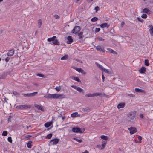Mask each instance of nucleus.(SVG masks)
<instances>
[{"mask_svg":"<svg viewBox=\"0 0 153 153\" xmlns=\"http://www.w3.org/2000/svg\"><path fill=\"white\" fill-rule=\"evenodd\" d=\"M65 97V96L63 94H48V98L53 99H62Z\"/></svg>","mask_w":153,"mask_h":153,"instance_id":"nucleus-1","label":"nucleus"},{"mask_svg":"<svg viewBox=\"0 0 153 153\" xmlns=\"http://www.w3.org/2000/svg\"><path fill=\"white\" fill-rule=\"evenodd\" d=\"M135 112L133 111L129 112L127 115V120L130 121H132L135 119Z\"/></svg>","mask_w":153,"mask_h":153,"instance_id":"nucleus-2","label":"nucleus"},{"mask_svg":"<svg viewBox=\"0 0 153 153\" xmlns=\"http://www.w3.org/2000/svg\"><path fill=\"white\" fill-rule=\"evenodd\" d=\"M56 36H54L52 37L48 38V41H51V42H50V43L51 44H54V45H59V43L58 41L56 39Z\"/></svg>","mask_w":153,"mask_h":153,"instance_id":"nucleus-3","label":"nucleus"},{"mask_svg":"<svg viewBox=\"0 0 153 153\" xmlns=\"http://www.w3.org/2000/svg\"><path fill=\"white\" fill-rule=\"evenodd\" d=\"M72 131L74 132L79 133H80L83 132L85 129H81L80 128L77 127H74L72 128Z\"/></svg>","mask_w":153,"mask_h":153,"instance_id":"nucleus-4","label":"nucleus"},{"mask_svg":"<svg viewBox=\"0 0 153 153\" xmlns=\"http://www.w3.org/2000/svg\"><path fill=\"white\" fill-rule=\"evenodd\" d=\"M31 108L30 105H21L17 106L16 107V108L18 109H28L30 108Z\"/></svg>","mask_w":153,"mask_h":153,"instance_id":"nucleus-5","label":"nucleus"},{"mask_svg":"<svg viewBox=\"0 0 153 153\" xmlns=\"http://www.w3.org/2000/svg\"><path fill=\"white\" fill-rule=\"evenodd\" d=\"M38 92H34L31 93L24 94H22V95L25 97H31L36 95Z\"/></svg>","mask_w":153,"mask_h":153,"instance_id":"nucleus-6","label":"nucleus"},{"mask_svg":"<svg viewBox=\"0 0 153 153\" xmlns=\"http://www.w3.org/2000/svg\"><path fill=\"white\" fill-rule=\"evenodd\" d=\"M71 87L76 89L79 92L82 93H84V92L83 89L77 86L76 85H72L71 86Z\"/></svg>","mask_w":153,"mask_h":153,"instance_id":"nucleus-7","label":"nucleus"},{"mask_svg":"<svg viewBox=\"0 0 153 153\" xmlns=\"http://www.w3.org/2000/svg\"><path fill=\"white\" fill-rule=\"evenodd\" d=\"M128 130L130 131V134L132 135L137 131V129L134 127H131L128 128Z\"/></svg>","mask_w":153,"mask_h":153,"instance_id":"nucleus-8","label":"nucleus"},{"mask_svg":"<svg viewBox=\"0 0 153 153\" xmlns=\"http://www.w3.org/2000/svg\"><path fill=\"white\" fill-rule=\"evenodd\" d=\"M80 30V27L78 26H75L72 30L71 32L72 33L76 34Z\"/></svg>","mask_w":153,"mask_h":153,"instance_id":"nucleus-9","label":"nucleus"},{"mask_svg":"<svg viewBox=\"0 0 153 153\" xmlns=\"http://www.w3.org/2000/svg\"><path fill=\"white\" fill-rule=\"evenodd\" d=\"M59 139L55 138L51 140L49 142V145H55L57 144L59 142Z\"/></svg>","mask_w":153,"mask_h":153,"instance_id":"nucleus-10","label":"nucleus"},{"mask_svg":"<svg viewBox=\"0 0 153 153\" xmlns=\"http://www.w3.org/2000/svg\"><path fill=\"white\" fill-rule=\"evenodd\" d=\"M148 27L149 28V31L151 36H153V26L151 25H149Z\"/></svg>","mask_w":153,"mask_h":153,"instance_id":"nucleus-11","label":"nucleus"},{"mask_svg":"<svg viewBox=\"0 0 153 153\" xmlns=\"http://www.w3.org/2000/svg\"><path fill=\"white\" fill-rule=\"evenodd\" d=\"M34 106L35 108H36L38 110H41L42 111H44V110L42 107L38 104H34Z\"/></svg>","mask_w":153,"mask_h":153,"instance_id":"nucleus-12","label":"nucleus"},{"mask_svg":"<svg viewBox=\"0 0 153 153\" xmlns=\"http://www.w3.org/2000/svg\"><path fill=\"white\" fill-rule=\"evenodd\" d=\"M4 108H10L11 107V104L10 103H8L7 102L5 101L4 103Z\"/></svg>","mask_w":153,"mask_h":153,"instance_id":"nucleus-13","label":"nucleus"},{"mask_svg":"<svg viewBox=\"0 0 153 153\" xmlns=\"http://www.w3.org/2000/svg\"><path fill=\"white\" fill-rule=\"evenodd\" d=\"M68 41L67 43L68 44H70L73 41V39L71 36H68L67 37Z\"/></svg>","mask_w":153,"mask_h":153,"instance_id":"nucleus-14","label":"nucleus"},{"mask_svg":"<svg viewBox=\"0 0 153 153\" xmlns=\"http://www.w3.org/2000/svg\"><path fill=\"white\" fill-rule=\"evenodd\" d=\"M96 49L97 51H101L102 52H104V50L103 47L100 45H98L96 47Z\"/></svg>","mask_w":153,"mask_h":153,"instance_id":"nucleus-15","label":"nucleus"},{"mask_svg":"<svg viewBox=\"0 0 153 153\" xmlns=\"http://www.w3.org/2000/svg\"><path fill=\"white\" fill-rule=\"evenodd\" d=\"M109 26V25H108L106 23H103L100 25V27L101 28H104L105 27L108 28Z\"/></svg>","mask_w":153,"mask_h":153,"instance_id":"nucleus-16","label":"nucleus"},{"mask_svg":"<svg viewBox=\"0 0 153 153\" xmlns=\"http://www.w3.org/2000/svg\"><path fill=\"white\" fill-rule=\"evenodd\" d=\"M34 150L35 151V152L36 153H39V151H38V150L40 151L41 150V148L39 146L35 147L34 148Z\"/></svg>","mask_w":153,"mask_h":153,"instance_id":"nucleus-17","label":"nucleus"},{"mask_svg":"<svg viewBox=\"0 0 153 153\" xmlns=\"http://www.w3.org/2000/svg\"><path fill=\"white\" fill-rule=\"evenodd\" d=\"M125 103H120L118 104L117 107L118 108H123L125 106Z\"/></svg>","mask_w":153,"mask_h":153,"instance_id":"nucleus-18","label":"nucleus"},{"mask_svg":"<svg viewBox=\"0 0 153 153\" xmlns=\"http://www.w3.org/2000/svg\"><path fill=\"white\" fill-rule=\"evenodd\" d=\"M146 71V68L144 67H142L139 70L140 73L143 74L145 73Z\"/></svg>","mask_w":153,"mask_h":153,"instance_id":"nucleus-19","label":"nucleus"},{"mask_svg":"<svg viewBox=\"0 0 153 153\" xmlns=\"http://www.w3.org/2000/svg\"><path fill=\"white\" fill-rule=\"evenodd\" d=\"M53 120H54L52 119L51 121L48 122V130L51 129L53 127Z\"/></svg>","mask_w":153,"mask_h":153,"instance_id":"nucleus-20","label":"nucleus"},{"mask_svg":"<svg viewBox=\"0 0 153 153\" xmlns=\"http://www.w3.org/2000/svg\"><path fill=\"white\" fill-rule=\"evenodd\" d=\"M14 54V50L13 49L9 51V52L7 53V55L8 56H12Z\"/></svg>","mask_w":153,"mask_h":153,"instance_id":"nucleus-21","label":"nucleus"},{"mask_svg":"<svg viewBox=\"0 0 153 153\" xmlns=\"http://www.w3.org/2000/svg\"><path fill=\"white\" fill-rule=\"evenodd\" d=\"M107 50L109 51L110 52L114 54H117V53L116 51H114L113 50L110 48H107Z\"/></svg>","mask_w":153,"mask_h":153,"instance_id":"nucleus-22","label":"nucleus"},{"mask_svg":"<svg viewBox=\"0 0 153 153\" xmlns=\"http://www.w3.org/2000/svg\"><path fill=\"white\" fill-rule=\"evenodd\" d=\"M82 110L84 112H89L91 111L90 108L89 107L83 108Z\"/></svg>","mask_w":153,"mask_h":153,"instance_id":"nucleus-23","label":"nucleus"},{"mask_svg":"<svg viewBox=\"0 0 153 153\" xmlns=\"http://www.w3.org/2000/svg\"><path fill=\"white\" fill-rule=\"evenodd\" d=\"M95 64L96 66L101 70L103 69V67L102 65L99 64L97 62H95Z\"/></svg>","mask_w":153,"mask_h":153,"instance_id":"nucleus-24","label":"nucleus"},{"mask_svg":"<svg viewBox=\"0 0 153 153\" xmlns=\"http://www.w3.org/2000/svg\"><path fill=\"white\" fill-rule=\"evenodd\" d=\"M107 143L106 141H103L101 144L102 148L101 149H103L104 148L105 146Z\"/></svg>","mask_w":153,"mask_h":153,"instance_id":"nucleus-25","label":"nucleus"},{"mask_svg":"<svg viewBox=\"0 0 153 153\" xmlns=\"http://www.w3.org/2000/svg\"><path fill=\"white\" fill-rule=\"evenodd\" d=\"M71 116L72 117H79L77 112H75L72 114H71Z\"/></svg>","mask_w":153,"mask_h":153,"instance_id":"nucleus-26","label":"nucleus"},{"mask_svg":"<svg viewBox=\"0 0 153 153\" xmlns=\"http://www.w3.org/2000/svg\"><path fill=\"white\" fill-rule=\"evenodd\" d=\"M135 91L136 92H142V93H144V91H145L144 90H142L141 89H140L138 88H135Z\"/></svg>","mask_w":153,"mask_h":153,"instance_id":"nucleus-27","label":"nucleus"},{"mask_svg":"<svg viewBox=\"0 0 153 153\" xmlns=\"http://www.w3.org/2000/svg\"><path fill=\"white\" fill-rule=\"evenodd\" d=\"M100 137L102 139L105 140V141H106L109 139V137H108L103 135H101L100 136Z\"/></svg>","mask_w":153,"mask_h":153,"instance_id":"nucleus-28","label":"nucleus"},{"mask_svg":"<svg viewBox=\"0 0 153 153\" xmlns=\"http://www.w3.org/2000/svg\"><path fill=\"white\" fill-rule=\"evenodd\" d=\"M68 55H65L64 56L61 57V60H62L67 59H68Z\"/></svg>","mask_w":153,"mask_h":153,"instance_id":"nucleus-29","label":"nucleus"},{"mask_svg":"<svg viewBox=\"0 0 153 153\" xmlns=\"http://www.w3.org/2000/svg\"><path fill=\"white\" fill-rule=\"evenodd\" d=\"M102 95V94L100 93H96L93 94V97H97V96H100Z\"/></svg>","mask_w":153,"mask_h":153,"instance_id":"nucleus-30","label":"nucleus"},{"mask_svg":"<svg viewBox=\"0 0 153 153\" xmlns=\"http://www.w3.org/2000/svg\"><path fill=\"white\" fill-rule=\"evenodd\" d=\"M42 24L41 20L39 19L38 21V25L39 28H40Z\"/></svg>","mask_w":153,"mask_h":153,"instance_id":"nucleus-31","label":"nucleus"},{"mask_svg":"<svg viewBox=\"0 0 153 153\" xmlns=\"http://www.w3.org/2000/svg\"><path fill=\"white\" fill-rule=\"evenodd\" d=\"M72 79H73L75 81H76L78 82H80V80L77 77H75V76L73 77H72Z\"/></svg>","mask_w":153,"mask_h":153,"instance_id":"nucleus-32","label":"nucleus"},{"mask_svg":"<svg viewBox=\"0 0 153 153\" xmlns=\"http://www.w3.org/2000/svg\"><path fill=\"white\" fill-rule=\"evenodd\" d=\"M149 11H150V10L146 8L143 10L142 12L143 13H147Z\"/></svg>","mask_w":153,"mask_h":153,"instance_id":"nucleus-33","label":"nucleus"},{"mask_svg":"<svg viewBox=\"0 0 153 153\" xmlns=\"http://www.w3.org/2000/svg\"><path fill=\"white\" fill-rule=\"evenodd\" d=\"M32 142L31 141H29L28 143H27V147L29 148H30L31 147V143Z\"/></svg>","mask_w":153,"mask_h":153,"instance_id":"nucleus-34","label":"nucleus"},{"mask_svg":"<svg viewBox=\"0 0 153 153\" xmlns=\"http://www.w3.org/2000/svg\"><path fill=\"white\" fill-rule=\"evenodd\" d=\"M91 21L93 22H95L98 20V18L96 17H94L92 18L91 19Z\"/></svg>","mask_w":153,"mask_h":153,"instance_id":"nucleus-35","label":"nucleus"},{"mask_svg":"<svg viewBox=\"0 0 153 153\" xmlns=\"http://www.w3.org/2000/svg\"><path fill=\"white\" fill-rule=\"evenodd\" d=\"M83 34V33L82 32H80V33H78V36L80 38H82Z\"/></svg>","mask_w":153,"mask_h":153,"instance_id":"nucleus-36","label":"nucleus"},{"mask_svg":"<svg viewBox=\"0 0 153 153\" xmlns=\"http://www.w3.org/2000/svg\"><path fill=\"white\" fill-rule=\"evenodd\" d=\"M145 65L147 66H148L149 65L148 60L145 59Z\"/></svg>","mask_w":153,"mask_h":153,"instance_id":"nucleus-37","label":"nucleus"},{"mask_svg":"<svg viewBox=\"0 0 153 153\" xmlns=\"http://www.w3.org/2000/svg\"><path fill=\"white\" fill-rule=\"evenodd\" d=\"M102 71L107 73L109 74V71L108 69L103 68V69L102 70Z\"/></svg>","mask_w":153,"mask_h":153,"instance_id":"nucleus-38","label":"nucleus"},{"mask_svg":"<svg viewBox=\"0 0 153 153\" xmlns=\"http://www.w3.org/2000/svg\"><path fill=\"white\" fill-rule=\"evenodd\" d=\"M7 134H8V133H7V131H3V132L2 134V136H6L7 135Z\"/></svg>","mask_w":153,"mask_h":153,"instance_id":"nucleus-39","label":"nucleus"},{"mask_svg":"<svg viewBox=\"0 0 153 153\" xmlns=\"http://www.w3.org/2000/svg\"><path fill=\"white\" fill-rule=\"evenodd\" d=\"M85 96L86 97H93V94H87L85 95Z\"/></svg>","mask_w":153,"mask_h":153,"instance_id":"nucleus-40","label":"nucleus"},{"mask_svg":"<svg viewBox=\"0 0 153 153\" xmlns=\"http://www.w3.org/2000/svg\"><path fill=\"white\" fill-rule=\"evenodd\" d=\"M73 139L79 143H81L82 142V140L81 139H78L76 138H73Z\"/></svg>","mask_w":153,"mask_h":153,"instance_id":"nucleus-41","label":"nucleus"},{"mask_svg":"<svg viewBox=\"0 0 153 153\" xmlns=\"http://www.w3.org/2000/svg\"><path fill=\"white\" fill-rule=\"evenodd\" d=\"M55 89H56L57 91H59L61 88L60 87L57 86L55 88Z\"/></svg>","mask_w":153,"mask_h":153,"instance_id":"nucleus-42","label":"nucleus"},{"mask_svg":"<svg viewBox=\"0 0 153 153\" xmlns=\"http://www.w3.org/2000/svg\"><path fill=\"white\" fill-rule=\"evenodd\" d=\"M31 137V136L29 135H26L25 136V137L27 139H29Z\"/></svg>","mask_w":153,"mask_h":153,"instance_id":"nucleus-43","label":"nucleus"},{"mask_svg":"<svg viewBox=\"0 0 153 153\" xmlns=\"http://www.w3.org/2000/svg\"><path fill=\"white\" fill-rule=\"evenodd\" d=\"M141 17L143 18H146L147 17V16L146 14H143L142 16Z\"/></svg>","mask_w":153,"mask_h":153,"instance_id":"nucleus-44","label":"nucleus"},{"mask_svg":"<svg viewBox=\"0 0 153 153\" xmlns=\"http://www.w3.org/2000/svg\"><path fill=\"white\" fill-rule=\"evenodd\" d=\"M8 140V141L10 143H12V138L11 137H9L7 138Z\"/></svg>","mask_w":153,"mask_h":153,"instance_id":"nucleus-45","label":"nucleus"},{"mask_svg":"<svg viewBox=\"0 0 153 153\" xmlns=\"http://www.w3.org/2000/svg\"><path fill=\"white\" fill-rule=\"evenodd\" d=\"M81 73L83 75H85L86 74V72L84 71L82 69L81 71Z\"/></svg>","mask_w":153,"mask_h":153,"instance_id":"nucleus-46","label":"nucleus"},{"mask_svg":"<svg viewBox=\"0 0 153 153\" xmlns=\"http://www.w3.org/2000/svg\"><path fill=\"white\" fill-rule=\"evenodd\" d=\"M100 9V8L97 6H96L95 8V10L96 12H97Z\"/></svg>","mask_w":153,"mask_h":153,"instance_id":"nucleus-47","label":"nucleus"},{"mask_svg":"<svg viewBox=\"0 0 153 153\" xmlns=\"http://www.w3.org/2000/svg\"><path fill=\"white\" fill-rule=\"evenodd\" d=\"M36 75L37 76H41V77H43V76H44V75L42 74H39V73L36 74Z\"/></svg>","mask_w":153,"mask_h":153,"instance_id":"nucleus-48","label":"nucleus"},{"mask_svg":"<svg viewBox=\"0 0 153 153\" xmlns=\"http://www.w3.org/2000/svg\"><path fill=\"white\" fill-rule=\"evenodd\" d=\"M54 16L55 18L56 19H58L59 18V16L57 15H54Z\"/></svg>","mask_w":153,"mask_h":153,"instance_id":"nucleus-49","label":"nucleus"},{"mask_svg":"<svg viewBox=\"0 0 153 153\" xmlns=\"http://www.w3.org/2000/svg\"><path fill=\"white\" fill-rule=\"evenodd\" d=\"M82 69L81 68H78L77 69V70H76V71H78V72H79V73H81V71L82 70Z\"/></svg>","mask_w":153,"mask_h":153,"instance_id":"nucleus-50","label":"nucleus"},{"mask_svg":"<svg viewBox=\"0 0 153 153\" xmlns=\"http://www.w3.org/2000/svg\"><path fill=\"white\" fill-rule=\"evenodd\" d=\"M100 30V29L99 28H96L95 30L96 32H98Z\"/></svg>","mask_w":153,"mask_h":153,"instance_id":"nucleus-51","label":"nucleus"},{"mask_svg":"<svg viewBox=\"0 0 153 153\" xmlns=\"http://www.w3.org/2000/svg\"><path fill=\"white\" fill-rule=\"evenodd\" d=\"M128 96H130L131 97H134V95L133 94H128Z\"/></svg>","mask_w":153,"mask_h":153,"instance_id":"nucleus-52","label":"nucleus"},{"mask_svg":"<svg viewBox=\"0 0 153 153\" xmlns=\"http://www.w3.org/2000/svg\"><path fill=\"white\" fill-rule=\"evenodd\" d=\"M98 39L100 41H104V39H102V38L101 37H98Z\"/></svg>","mask_w":153,"mask_h":153,"instance_id":"nucleus-53","label":"nucleus"},{"mask_svg":"<svg viewBox=\"0 0 153 153\" xmlns=\"http://www.w3.org/2000/svg\"><path fill=\"white\" fill-rule=\"evenodd\" d=\"M137 19L139 21H140L141 22H142L143 21V19L140 18L139 17H137Z\"/></svg>","mask_w":153,"mask_h":153,"instance_id":"nucleus-54","label":"nucleus"},{"mask_svg":"<svg viewBox=\"0 0 153 153\" xmlns=\"http://www.w3.org/2000/svg\"><path fill=\"white\" fill-rule=\"evenodd\" d=\"M52 136V134L51 133H50L48 134V139H50Z\"/></svg>","mask_w":153,"mask_h":153,"instance_id":"nucleus-55","label":"nucleus"},{"mask_svg":"<svg viewBox=\"0 0 153 153\" xmlns=\"http://www.w3.org/2000/svg\"><path fill=\"white\" fill-rule=\"evenodd\" d=\"M10 59V58L8 57H7L5 59V60L6 61V62H7Z\"/></svg>","mask_w":153,"mask_h":153,"instance_id":"nucleus-56","label":"nucleus"},{"mask_svg":"<svg viewBox=\"0 0 153 153\" xmlns=\"http://www.w3.org/2000/svg\"><path fill=\"white\" fill-rule=\"evenodd\" d=\"M124 24H125V23H124V22L123 21L121 22V25L122 27H123V26L124 25Z\"/></svg>","mask_w":153,"mask_h":153,"instance_id":"nucleus-57","label":"nucleus"},{"mask_svg":"<svg viewBox=\"0 0 153 153\" xmlns=\"http://www.w3.org/2000/svg\"><path fill=\"white\" fill-rule=\"evenodd\" d=\"M60 115H62V114H60V115H59V116H58V117H62V119H63H63H65V116H62V117H61V116H60Z\"/></svg>","mask_w":153,"mask_h":153,"instance_id":"nucleus-58","label":"nucleus"},{"mask_svg":"<svg viewBox=\"0 0 153 153\" xmlns=\"http://www.w3.org/2000/svg\"><path fill=\"white\" fill-rule=\"evenodd\" d=\"M102 81L104 82V79H105V77L104 76V75H103L102 74Z\"/></svg>","mask_w":153,"mask_h":153,"instance_id":"nucleus-59","label":"nucleus"},{"mask_svg":"<svg viewBox=\"0 0 153 153\" xmlns=\"http://www.w3.org/2000/svg\"><path fill=\"white\" fill-rule=\"evenodd\" d=\"M45 126L46 128H48V122L45 124Z\"/></svg>","mask_w":153,"mask_h":153,"instance_id":"nucleus-60","label":"nucleus"},{"mask_svg":"<svg viewBox=\"0 0 153 153\" xmlns=\"http://www.w3.org/2000/svg\"><path fill=\"white\" fill-rule=\"evenodd\" d=\"M72 68H73V69H74L76 70H77V69L78 68H77V67H74V66H72Z\"/></svg>","mask_w":153,"mask_h":153,"instance_id":"nucleus-61","label":"nucleus"},{"mask_svg":"<svg viewBox=\"0 0 153 153\" xmlns=\"http://www.w3.org/2000/svg\"><path fill=\"white\" fill-rule=\"evenodd\" d=\"M140 118H142L143 117V114H140Z\"/></svg>","mask_w":153,"mask_h":153,"instance_id":"nucleus-62","label":"nucleus"},{"mask_svg":"<svg viewBox=\"0 0 153 153\" xmlns=\"http://www.w3.org/2000/svg\"><path fill=\"white\" fill-rule=\"evenodd\" d=\"M138 138L140 140H141L142 139V137L141 136H140L138 137Z\"/></svg>","mask_w":153,"mask_h":153,"instance_id":"nucleus-63","label":"nucleus"},{"mask_svg":"<svg viewBox=\"0 0 153 153\" xmlns=\"http://www.w3.org/2000/svg\"><path fill=\"white\" fill-rule=\"evenodd\" d=\"M13 94L15 95H19V93L16 92H13Z\"/></svg>","mask_w":153,"mask_h":153,"instance_id":"nucleus-64","label":"nucleus"}]
</instances>
